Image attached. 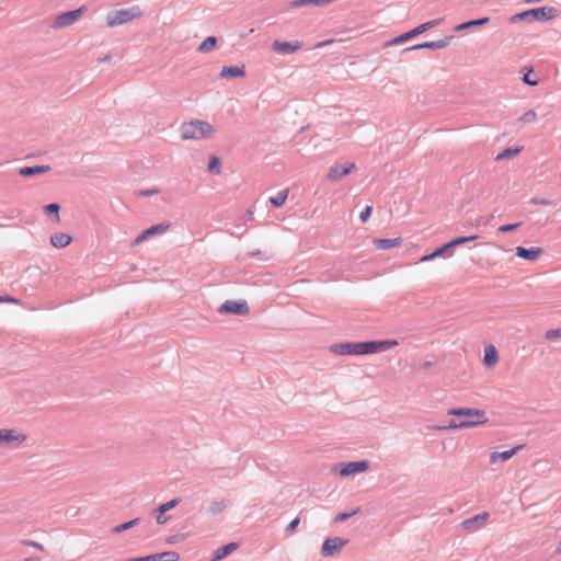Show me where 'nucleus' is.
Returning <instances> with one entry per match:
<instances>
[{
    "mask_svg": "<svg viewBox=\"0 0 561 561\" xmlns=\"http://www.w3.org/2000/svg\"><path fill=\"white\" fill-rule=\"evenodd\" d=\"M397 345V340L367 341L356 343L346 342L332 344L330 346V352L337 355H368L386 352Z\"/></svg>",
    "mask_w": 561,
    "mask_h": 561,
    "instance_id": "obj_1",
    "label": "nucleus"
},
{
    "mask_svg": "<svg viewBox=\"0 0 561 561\" xmlns=\"http://www.w3.org/2000/svg\"><path fill=\"white\" fill-rule=\"evenodd\" d=\"M448 415L466 417L467 420L455 423L454 421L449 422L447 426H438L437 430H446V428H472L477 426L484 425L488 423L486 412L480 409H471V408H455L447 411Z\"/></svg>",
    "mask_w": 561,
    "mask_h": 561,
    "instance_id": "obj_2",
    "label": "nucleus"
},
{
    "mask_svg": "<svg viewBox=\"0 0 561 561\" xmlns=\"http://www.w3.org/2000/svg\"><path fill=\"white\" fill-rule=\"evenodd\" d=\"M180 133L182 140H202L211 138L216 128L206 121L191 119L181 125Z\"/></svg>",
    "mask_w": 561,
    "mask_h": 561,
    "instance_id": "obj_3",
    "label": "nucleus"
},
{
    "mask_svg": "<svg viewBox=\"0 0 561 561\" xmlns=\"http://www.w3.org/2000/svg\"><path fill=\"white\" fill-rule=\"evenodd\" d=\"M559 10L554 7H540L535 9H529L520 13H516L510 18L511 23L518 22H548L559 16Z\"/></svg>",
    "mask_w": 561,
    "mask_h": 561,
    "instance_id": "obj_4",
    "label": "nucleus"
},
{
    "mask_svg": "<svg viewBox=\"0 0 561 561\" xmlns=\"http://www.w3.org/2000/svg\"><path fill=\"white\" fill-rule=\"evenodd\" d=\"M140 16L141 10L136 5L126 9L112 10L106 14V25L108 27H116Z\"/></svg>",
    "mask_w": 561,
    "mask_h": 561,
    "instance_id": "obj_5",
    "label": "nucleus"
},
{
    "mask_svg": "<svg viewBox=\"0 0 561 561\" xmlns=\"http://www.w3.org/2000/svg\"><path fill=\"white\" fill-rule=\"evenodd\" d=\"M442 21H443V19H435V20L425 22L423 24H420L419 26L414 27L413 30H411V31H409L407 33H403V34H401V35H399V36L388 41L387 43L383 44V46L385 47H390V46H394V45H399V44L405 43V42L410 41L411 38L420 35V34H423L427 30H431V28L437 26L438 24H440Z\"/></svg>",
    "mask_w": 561,
    "mask_h": 561,
    "instance_id": "obj_6",
    "label": "nucleus"
},
{
    "mask_svg": "<svg viewBox=\"0 0 561 561\" xmlns=\"http://www.w3.org/2000/svg\"><path fill=\"white\" fill-rule=\"evenodd\" d=\"M370 466L367 460L341 462L332 468V471L339 472L341 477H351L357 473H365Z\"/></svg>",
    "mask_w": 561,
    "mask_h": 561,
    "instance_id": "obj_7",
    "label": "nucleus"
},
{
    "mask_svg": "<svg viewBox=\"0 0 561 561\" xmlns=\"http://www.w3.org/2000/svg\"><path fill=\"white\" fill-rule=\"evenodd\" d=\"M85 12V7L82 5L77 10L67 11L56 16L54 20L51 27L54 30H61L65 27H69L73 25L80 16Z\"/></svg>",
    "mask_w": 561,
    "mask_h": 561,
    "instance_id": "obj_8",
    "label": "nucleus"
},
{
    "mask_svg": "<svg viewBox=\"0 0 561 561\" xmlns=\"http://www.w3.org/2000/svg\"><path fill=\"white\" fill-rule=\"evenodd\" d=\"M347 540L341 537H330L324 540L321 547L322 557H333L337 554L346 545Z\"/></svg>",
    "mask_w": 561,
    "mask_h": 561,
    "instance_id": "obj_9",
    "label": "nucleus"
},
{
    "mask_svg": "<svg viewBox=\"0 0 561 561\" xmlns=\"http://www.w3.org/2000/svg\"><path fill=\"white\" fill-rule=\"evenodd\" d=\"M26 439V436L15 430H0V446L15 447Z\"/></svg>",
    "mask_w": 561,
    "mask_h": 561,
    "instance_id": "obj_10",
    "label": "nucleus"
},
{
    "mask_svg": "<svg viewBox=\"0 0 561 561\" xmlns=\"http://www.w3.org/2000/svg\"><path fill=\"white\" fill-rule=\"evenodd\" d=\"M220 313L247 314L249 306L245 300H226L218 309Z\"/></svg>",
    "mask_w": 561,
    "mask_h": 561,
    "instance_id": "obj_11",
    "label": "nucleus"
},
{
    "mask_svg": "<svg viewBox=\"0 0 561 561\" xmlns=\"http://www.w3.org/2000/svg\"><path fill=\"white\" fill-rule=\"evenodd\" d=\"M451 39H453V37L449 36V37H445V38H442L438 41L416 44L412 47L405 48L403 51L407 53V51L419 50V49H443V48H446L450 44Z\"/></svg>",
    "mask_w": 561,
    "mask_h": 561,
    "instance_id": "obj_12",
    "label": "nucleus"
},
{
    "mask_svg": "<svg viewBox=\"0 0 561 561\" xmlns=\"http://www.w3.org/2000/svg\"><path fill=\"white\" fill-rule=\"evenodd\" d=\"M356 169L355 163H350L345 167L333 165L328 172V180L336 182L348 175Z\"/></svg>",
    "mask_w": 561,
    "mask_h": 561,
    "instance_id": "obj_13",
    "label": "nucleus"
},
{
    "mask_svg": "<svg viewBox=\"0 0 561 561\" xmlns=\"http://www.w3.org/2000/svg\"><path fill=\"white\" fill-rule=\"evenodd\" d=\"M302 44L300 42H280L274 41L273 50L282 55H291L300 49Z\"/></svg>",
    "mask_w": 561,
    "mask_h": 561,
    "instance_id": "obj_14",
    "label": "nucleus"
},
{
    "mask_svg": "<svg viewBox=\"0 0 561 561\" xmlns=\"http://www.w3.org/2000/svg\"><path fill=\"white\" fill-rule=\"evenodd\" d=\"M522 449H523V445H517L510 450L493 451L490 454V463L496 465L499 462H506Z\"/></svg>",
    "mask_w": 561,
    "mask_h": 561,
    "instance_id": "obj_15",
    "label": "nucleus"
},
{
    "mask_svg": "<svg viewBox=\"0 0 561 561\" xmlns=\"http://www.w3.org/2000/svg\"><path fill=\"white\" fill-rule=\"evenodd\" d=\"M451 255H453V251H451L449 243H445L440 248L436 249L434 252L422 256L420 259V262H428L438 256L450 257Z\"/></svg>",
    "mask_w": 561,
    "mask_h": 561,
    "instance_id": "obj_16",
    "label": "nucleus"
},
{
    "mask_svg": "<svg viewBox=\"0 0 561 561\" xmlns=\"http://www.w3.org/2000/svg\"><path fill=\"white\" fill-rule=\"evenodd\" d=\"M541 253H542L541 248H530V249H526L523 247L516 248V255L522 259L528 260V261H536L540 256Z\"/></svg>",
    "mask_w": 561,
    "mask_h": 561,
    "instance_id": "obj_17",
    "label": "nucleus"
},
{
    "mask_svg": "<svg viewBox=\"0 0 561 561\" xmlns=\"http://www.w3.org/2000/svg\"><path fill=\"white\" fill-rule=\"evenodd\" d=\"M245 76L244 66H225L220 70V78H243Z\"/></svg>",
    "mask_w": 561,
    "mask_h": 561,
    "instance_id": "obj_18",
    "label": "nucleus"
},
{
    "mask_svg": "<svg viewBox=\"0 0 561 561\" xmlns=\"http://www.w3.org/2000/svg\"><path fill=\"white\" fill-rule=\"evenodd\" d=\"M237 549H238V543H236V542H230L226 546H222L221 548L217 549L213 553L210 561H221L222 559H225L227 556H229Z\"/></svg>",
    "mask_w": 561,
    "mask_h": 561,
    "instance_id": "obj_19",
    "label": "nucleus"
},
{
    "mask_svg": "<svg viewBox=\"0 0 561 561\" xmlns=\"http://www.w3.org/2000/svg\"><path fill=\"white\" fill-rule=\"evenodd\" d=\"M499 363V353L493 345H489L484 348L483 364L486 367H493Z\"/></svg>",
    "mask_w": 561,
    "mask_h": 561,
    "instance_id": "obj_20",
    "label": "nucleus"
},
{
    "mask_svg": "<svg viewBox=\"0 0 561 561\" xmlns=\"http://www.w3.org/2000/svg\"><path fill=\"white\" fill-rule=\"evenodd\" d=\"M373 243L377 250H388L390 248L400 245L402 243V239H374Z\"/></svg>",
    "mask_w": 561,
    "mask_h": 561,
    "instance_id": "obj_21",
    "label": "nucleus"
},
{
    "mask_svg": "<svg viewBox=\"0 0 561 561\" xmlns=\"http://www.w3.org/2000/svg\"><path fill=\"white\" fill-rule=\"evenodd\" d=\"M49 170H50L49 165L24 167L19 170V173L22 176H34V175L46 173Z\"/></svg>",
    "mask_w": 561,
    "mask_h": 561,
    "instance_id": "obj_22",
    "label": "nucleus"
},
{
    "mask_svg": "<svg viewBox=\"0 0 561 561\" xmlns=\"http://www.w3.org/2000/svg\"><path fill=\"white\" fill-rule=\"evenodd\" d=\"M70 242L71 237L66 233H55L50 237L51 245L58 249L66 248Z\"/></svg>",
    "mask_w": 561,
    "mask_h": 561,
    "instance_id": "obj_23",
    "label": "nucleus"
},
{
    "mask_svg": "<svg viewBox=\"0 0 561 561\" xmlns=\"http://www.w3.org/2000/svg\"><path fill=\"white\" fill-rule=\"evenodd\" d=\"M489 20L490 19L488 16H484V18H481V19L467 21V22H463V23H460V24L456 25L454 31L455 32H460V31L468 30V28H471V27H474V26H482V25L486 24L489 22Z\"/></svg>",
    "mask_w": 561,
    "mask_h": 561,
    "instance_id": "obj_24",
    "label": "nucleus"
},
{
    "mask_svg": "<svg viewBox=\"0 0 561 561\" xmlns=\"http://www.w3.org/2000/svg\"><path fill=\"white\" fill-rule=\"evenodd\" d=\"M217 45V37L208 36L206 37L197 47V51L202 54H207L213 51Z\"/></svg>",
    "mask_w": 561,
    "mask_h": 561,
    "instance_id": "obj_25",
    "label": "nucleus"
},
{
    "mask_svg": "<svg viewBox=\"0 0 561 561\" xmlns=\"http://www.w3.org/2000/svg\"><path fill=\"white\" fill-rule=\"evenodd\" d=\"M169 228H170L169 222H162L159 225L151 226L144 231H145L147 238L149 239L154 236L163 234Z\"/></svg>",
    "mask_w": 561,
    "mask_h": 561,
    "instance_id": "obj_26",
    "label": "nucleus"
},
{
    "mask_svg": "<svg viewBox=\"0 0 561 561\" xmlns=\"http://www.w3.org/2000/svg\"><path fill=\"white\" fill-rule=\"evenodd\" d=\"M150 559L151 561H178L180 556L175 551H164L161 553L150 554Z\"/></svg>",
    "mask_w": 561,
    "mask_h": 561,
    "instance_id": "obj_27",
    "label": "nucleus"
},
{
    "mask_svg": "<svg viewBox=\"0 0 561 561\" xmlns=\"http://www.w3.org/2000/svg\"><path fill=\"white\" fill-rule=\"evenodd\" d=\"M523 150V147H516V148H507V149H504L502 152H500L496 157H495V160L496 161H502V160H508V159H513L514 157H516L520 151Z\"/></svg>",
    "mask_w": 561,
    "mask_h": 561,
    "instance_id": "obj_28",
    "label": "nucleus"
},
{
    "mask_svg": "<svg viewBox=\"0 0 561 561\" xmlns=\"http://www.w3.org/2000/svg\"><path fill=\"white\" fill-rule=\"evenodd\" d=\"M488 517H489L488 513L478 514V515L473 516L472 518L465 520L462 523V526L468 529L476 524H481V523L485 522Z\"/></svg>",
    "mask_w": 561,
    "mask_h": 561,
    "instance_id": "obj_29",
    "label": "nucleus"
},
{
    "mask_svg": "<svg viewBox=\"0 0 561 561\" xmlns=\"http://www.w3.org/2000/svg\"><path fill=\"white\" fill-rule=\"evenodd\" d=\"M287 197H288V188L279 192L276 196L270 197V203L273 204L275 207H280L285 204Z\"/></svg>",
    "mask_w": 561,
    "mask_h": 561,
    "instance_id": "obj_30",
    "label": "nucleus"
},
{
    "mask_svg": "<svg viewBox=\"0 0 561 561\" xmlns=\"http://www.w3.org/2000/svg\"><path fill=\"white\" fill-rule=\"evenodd\" d=\"M138 523H139V518H134V519H131L129 522H126L124 524H121V525L114 527L112 529V533L121 534V533H123L125 530H128V529L133 528L134 526L138 525Z\"/></svg>",
    "mask_w": 561,
    "mask_h": 561,
    "instance_id": "obj_31",
    "label": "nucleus"
},
{
    "mask_svg": "<svg viewBox=\"0 0 561 561\" xmlns=\"http://www.w3.org/2000/svg\"><path fill=\"white\" fill-rule=\"evenodd\" d=\"M227 507L226 503L225 502H219V501H216V502H213L209 506H208V513L211 515V516H216L220 513H222L225 511V508Z\"/></svg>",
    "mask_w": 561,
    "mask_h": 561,
    "instance_id": "obj_32",
    "label": "nucleus"
},
{
    "mask_svg": "<svg viewBox=\"0 0 561 561\" xmlns=\"http://www.w3.org/2000/svg\"><path fill=\"white\" fill-rule=\"evenodd\" d=\"M537 121V114L534 110H529L525 112L519 118L518 122L522 124H531Z\"/></svg>",
    "mask_w": 561,
    "mask_h": 561,
    "instance_id": "obj_33",
    "label": "nucleus"
},
{
    "mask_svg": "<svg viewBox=\"0 0 561 561\" xmlns=\"http://www.w3.org/2000/svg\"><path fill=\"white\" fill-rule=\"evenodd\" d=\"M151 515L154 517L157 525L162 526L170 522L171 516L167 513H158V512H151Z\"/></svg>",
    "mask_w": 561,
    "mask_h": 561,
    "instance_id": "obj_34",
    "label": "nucleus"
},
{
    "mask_svg": "<svg viewBox=\"0 0 561 561\" xmlns=\"http://www.w3.org/2000/svg\"><path fill=\"white\" fill-rule=\"evenodd\" d=\"M476 239H478V236L458 237V238L451 240L448 243H449L450 248L453 249V248H455L457 245H461V244H463L466 242L473 241Z\"/></svg>",
    "mask_w": 561,
    "mask_h": 561,
    "instance_id": "obj_35",
    "label": "nucleus"
},
{
    "mask_svg": "<svg viewBox=\"0 0 561 561\" xmlns=\"http://www.w3.org/2000/svg\"><path fill=\"white\" fill-rule=\"evenodd\" d=\"M208 170L214 173H220V160L217 157H211L208 162Z\"/></svg>",
    "mask_w": 561,
    "mask_h": 561,
    "instance_id": "obj_36",
    "label": "nucleus"
},
{
    "mask_svg": "<svg viewBox=\"0 0 561 561\" xmlns=\"http://www.w3.org/2000/svg\"><path fill=\"white\" fill-rule=\"evenodd\" d=\"M21 545L26 547H32L36 550L44 551V546L37 541L31 540V539H23L21 540Z\"/></svg>",
    "mask_w": 561,
    "mask_h": 561,
    "instance_id": "obj_37",
    "label": "nucleus"
},
{
    "mask_svg": "<svg viewBox=\"0 0 561 561\" xmlns=\"http://www.w3.org/2000/svg\"><path fill=\"white\" fill-rule=\"evenodd\" d=\"M357 512H358V510H354L350 513H340L334 517V522L342 523V522L348 519L350 517L354 516L355 514H357Z\"/></svg>",
    "mask_w": 561,
    "mask_h": 561,
    "instance_id": "obj_38",
    "label": "nucleus"
},
{
    "mask_svg": "<svg viewBox=\"0 0 561 561\" xmlns=\"http://www.w3.org/2000/svg\"><path fill=\"white\" fill-rule=\"evenodd\" d=\"M59 205L58 204H48L47 206H45V210L47 213H54L56 214V217H55V220L58 222L59 221V215H58V211H59Z\"/></svg>",
    "mask_w": 561,
    "mask_h": 561,
    "instance_id": "obj_39",
    "label": "nucleus"
},
{
    "mask_svg": "<svg viewBox=\"0 0 561 561\" xmlns=\"http://www.w3.org/2000/svg\"><path fill=\"white\" fill-rule=\"evenodd\" d=\"M558 337H561V330L559 329H552L546 332V339L549 341H553Z\"/></svg>",
    "mask_w": 561,
    "mask_h": 561,
    "instance_id": "obj_40",
    "label": "nucleus"
},
{
    "mask_svg": "<svg viewBox=\"0 0 561 561\" xmlns=\"http://www.w3.org/2000/svg\"><path fill=\"white\" fill-rule=\"evenodd\" d=\"M160 193V190L157 187L148 188V190H140L137 194L139 196H153Z\"/></svg>",
    "mask_w": 561,
    "mask_h": 561,
    "instance_id": "obj_41",
    "label": "nucleus"
},
{
    "mask_svg": "<svg viewBox=\"0 0 561 561\" xmlns=\"http://www.w3.org/2000/svg\"><path fill=\"white\" fill-rule=\"evenodd\" d=\"M519 226H520V224H519V222H517V224H511V225H503V226H501V227L499 228V231H500V232H503V233H505V232H511V231L516 230Z\"/></svg>",
    "mask_w": 561,
    "mask_h": 561,
    "instance_id": "obj_42",
    "label": "nucleus"
},
{
    "mask_svg": "<svg viewBox=\"0 0 561 561\" xmlns=\"http://www.w3.org/2000/svg\"><path fill=\"white\" fill-rule=\"evenodd\" d=\"M300 523V519L298 517H296L295 519H293L287 526H286V531L289 533V534H293L298 525Z\"/></svg>",
    "mask_w": 561,
    "mask_h": 561,
    "instance_id": "obj_43",
    "label": "nucleus"
},
{
    "mask_svg": "<svg viewBox=\"0 0 561 561\" xmlns=\"http://www.w3.org/2000/svg\"><path fill=\"white\" fill-rule=\"evenodd\" d=\"M80 514V508L76 506H70L65 511V515L68 517H77Z\"/></svg>",
    "mask_w": 561,
    "mask_h": 561,
    "instance_id": "obj_44",
    "label": "nucleus"
},
{
    "mask_svg": "<svg viewBox=\"0 0 561 561\" xmlns=\"http://www.w3.org/2000/svg\"><path fill=\"white\" fill-rule=\"evenodd\" d=\"M371 211H373V207L371 206H367L359 215V219L363 221V222H366L369 218V216L371 215Z\"/></svg>",
    "mask_w": 561,
    "mask_h": 561,
    "instance_id": "obj_45",
    "label": "nucleus"
},
{
    "mask_svg": "<svg viewBox=\"0 0 561 561\" xmlns=\"http://www.w3.org/2000/svg\"><path fill=\"white\" fill-rule=\"evenodd\" d=\"M0 302H9V304H14V305H21V300L14 298V297H11V296H0Z\"/></svg>",
    "mask_w": 561,
    "mask_h": 561,
    "instance_id": "obj_46",
    "label": "nucleus"
},
{
    "mask_svg": "<svg viewBox=\"0 0 561 561\" xmlns=\"http://www.w3.org/2000/svg\"><path fill=\"white\" fill-rule=\"evenodd\" d=\"M523 81L528 85H536L538 83L536 79L530 78V73H526L523 78Z\"/></svg>",
    "mask_w": 561,
    "mask_h": 561,
    "instance_id": "obj_47",
    "label": "nucleus"
},
{
    "mask_svg": "<svg viewBox=\"0 0 561 561\" xmlns=\"http://www.w3.org/2000/svg\"><path fill=\"white\" fill-rule=\"evenodd\" d=\"M181 500L180 499H173L169 502H165V505L168 507L169 511L173 510L174 507H176L179 504H180Z\"/></svg>",
    "mask_w": 561,
    "mask_h": 561,
    "instance_id": "obj_48",
    "label": "nucleus"
},
{
    "mask_svg": "<svg viewBox=\"0 0 561 561\" xmlns=\"http://www.w3.org/2000/svg\"><path fill=\"white\" fill-rule=\"evenodd\" d=\"M147 236L145 233V231H142L134 241H133V245H138L139 243L144 242L145 240H147Z\"/></svg>",
    "mask_w": 561,
    "mask_h": 561,
    "instance_id": "obj_49",
    "label": "nucleus"
},
{
    "mask_svg": "<svg viewBox=\"0 0 561 561\" xmlns=\"http://www.w3.org/2000/svg\"><path fill=\"white\" fill-rule=\"evenodd\" d=\"M533 203L538 205H553V202L546 199V198H534Z\"/></svg>",
    "mask_w": 561,
    "mask_h": 561,
    "instance_id": "obj_50",
    "label": "nucleus"
},
{
    "mask_svg": "<svg viewBox=\"0 0 561 561\" xmlns=\"http://www.w3.org/2000/svg\"><path fill=\"white\" fill-rule=\"evenodd\" d=\"M122 561H151V559H150V554H149L146 557L128 558V559H124Z\"/></svg>",
    "mask_w": 561,
    "mask_h": 561,
    "instance_id": "obj_51",
    "label": "nucleus"
},
{
    "mask_svg": "<svg viewBox=\"0 0 561 561\" xmlns=\"http://www.w3.org/2000/svg\"><path fill=\"white\" fill-rule=\"evenodd\" d=\"M310 4V0H295L291 5L293 7H302Z\"/></svg>",
    "mask_w": 561,
    "mask_h": 561,
    "instance_id": "obj_52",
    "label": "nucleus"
},
{
    "mask_svg": "<svg viewBox=\"0 0 561 561\" xmlns=\"http://www.w3.org/2000/svg\"><path fill=\"white\" fill-rule=\"evenodd\" d=\"M153 512H158V513H168L169 510L165 505V503H162L160 504L156 510H153Z\"/></svg>",
    "mask_w": 561,
    "mask_h": 561,
    "instance_id": "obj_53",
    "label": "nucleus"
},
{
    "mask_svg": "<svg viewBox=\"0 0 561 561\" xmlns=\"http://www.w3.org/2000/svg\"><path fill=\"white\" fill-rule=\"evenodd\" d=\"M178 539H179V536L175 535V536H172V537L168 538L167 542L168 543H174V542L178 541Z\"/></svg>",
    "mask_w": 561,
    "mask_h": 561,
    "instance_id": "obj_54",
    "label": "nucleus"
},
{
    "mask_svg": "<svg viewBox=\"0 0 561 561\" xmlns=\"http://www.w3.org/2000/svg\"><path fill=\"white\" fill-rule=\"evenodd\" d=\"M23 561H42V558H39V557H28V558H25Z\"/></svg>",
    "mask_w": 561,
    "mask_h": 561,
    "instance_id": "obj_55",
    "label": "nucleus"
},
{
    "mask_svg": "<svg viewBox=\"0 0 561 561\" xmlns=\"http://www.w3.org/2000/svg\"><path fill=\"white\" fill-rule=\"evenodd\" d=\"M110 60H111V56L110 55H106L103 58H100V61H110Z\"/></svg>",
    "mask_w": 561,
    "mask_h": 561,
    "instance_id": "obj_56",
    "label": "nucleus"
},
{
    "mask_svg": "<svg viewBox=\"0 0 561 561\" xmlns=\"http://www.w3.org/2000/svg\"><path fill=\"white\" fill-rule=\"evenodd\" d=\"M526 3L533 4V3H539V0H525Z\"/></svg>",
    "mask_w": 561,
    "mask_h": 561,
    "instance_id": "obj_57",
    "label": "nucleus"
},
{
    "mask_svg": "<svg viewBox=\"0 0 561 561\" xmlns=\"http://www.w3.org/2000/svg\"><path fill=\"white\" fill-rule=\"evenodd\" d=\"M328 43H329V42H322V43H319V44H317V47H322V46L327 45Z\"/></svg>",
    "mask_w": 561,
    "mask_h": 561,
    "instance_id": "obj_58",
    "label": "nucleus"
},
{
    "mask_svg": "<svg viewBox=\"0 0 561 561\" xmlns=\"http://www.w3.org/2000/svg\"><path fill=\"white\" fill-rule=\"evenodd\" d=\"M558 552L561 553V541H560V545L558 547Z\"/></svg>",
    "mask_w": 561,
    "mask_h": 561,
    "instance_id": "obj_59",
    "label": "nucleus"
}]
</instances>
